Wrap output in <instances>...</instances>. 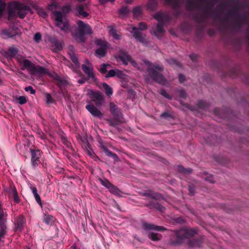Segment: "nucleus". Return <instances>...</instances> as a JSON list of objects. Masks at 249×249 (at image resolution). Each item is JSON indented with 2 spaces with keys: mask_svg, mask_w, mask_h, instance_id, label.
Masks as SVG:
<instances>
[{
  "mask_svg": "<svg viewBox=\"0 0 249 249\" xmlns=\"http://www.w3.org/2000/svg\"><path fill=\"white\" fill-rule=\"evenodd\" d=\"M142 13L141 8L140 6L135 7L133 10V13L134 16H139Z\"/></svg>",
  "mask_w": 249,
  "mask_h": 249,
  "instance_id": "nucleus-48",
  "label": "nucleus"
},
{
  "mask_svg": "<svg viewBox=\"0 0 249 249\" xmlns=\"http://www.w3.org/2000/svg\"><path fill=\"white\" fill-rule=\"evenodd\" d=\"M87 64H82V69L85 74L88 76V78H91L93 81H96L97 78L93 72V68L92 64L88 60H86Z\"/></svg>",
  "mask_w": 249,
  "mask_h": 249,
  "instance_id": "nucleus-12",
  "label": "nucleus"
},
{
  "mask_svg": "<svg viewBox=\"0 0 249 249\" xmlns=\"http://www.w3.org/2000/svg\"><path fill=\"white\" fill-rule=\"evenodd\" d=\"M26 68L30 70L32 74H43L46 73V70L45 68L39 65L36 66L31 61L28 59H25L23 60V67L21 68V69L22 70H24Z\"/></svg>",
  "mask_w": 249,
  "mask_h": 249,
  "instance_id": "nucleus-8",
  "label": "nucleus"
},
{
  "mask_svg": "<svg viewBox=\"0 0 249 249\" xmlns=\"http://www.w3.org/2000/svg\"><path fill=\"white\" fill-rule=\"evenodd\" d=\"M110 111L114 117H122L123 114L121 109L113 102L109 103Z\"/></svg>",
  "mask_w": 249,
  "mask_h": 249,
  "instance_id": "nucleus-18",
  "label": "nucleus"
},
{
  "mask_svg": "<svg viewBox=\"0 0 249 249\" xmlns=\"http://www.w3.org/2000/svg\"><path fill=\"white\" fill-rule=\"evenodd\" d=\"M17 59V60L18 61V62L20 64H22L23 65V61L24 60V59H23V57L22 55H18L16 57H15ZM25 59H24L25 60Z\"/></svg>",
  "mask_w": 249,
  "mask_h": 249,
  "instance_id": "nucleus-63",
  "label": "nucleus"
},
{
  "mask_svg": "<svg viewBox=\"0 0 249 249\" xmlns=\"http://www.w3.org/2000/svg\"><path fill=\"white\" fill-rule=\"evenodd\" d=\"M86 108L94 117L101 118L103 116V113L92 104L87 105Z\"/></svg>",
  "mask_w": 249,
  "mask_h": 249,
  "instance_id": "nucleus-17",
  "label": "nucleus"
},
{
  "mask_svg": "<svg viewBox=\"0 0 249 249\" xmlns=\"http://www.w3.org/2000/svg\"><path fill=\"white\" fill-rule=\"evenodd\" d=\"M6 7V3L0 0V15H2L3 12H4Z\"/></svg>",
  "mask_w": 249,
  "mask_h": 249,
  "instance_id": "nucleus-53",
  "label": "nucleus"
},
{
  "mask_svg": "<svg viewBox=\"0 0 249 249\" xmlns=\"http://www.w3.org/2000/svg\"><path fill=\"white\" fill-rule=\"evenodd\" d=\"M77 25L79 28L76 31V37L80 42H84L86 40L85 36L92 33L91 29L89 25L81 20L77 21Z\"/></svg>",
  "mask_w": 249,
  "mask_h": 249,
  "instance_id": "nucleus-7",
  "label": "nucleus"
},
{
  "mask_svg": "<svg viewBox=\"0 0 249 249\" xmlns=\"http://www.w3.org/2000/svg\"><path fill=\"white\" fill-rule=\"evenodd\" d=\"M54 220V217L51 215L45 214L43 216V221L47 225H52Z\"/></svg>",
  "mask_w": 249,
  "mask_h": 249,
  "instance_id": "nucleus-30",
  "label": "nucleus"
},
{
  "mask_svg": "<svg viewBox=\"0 0 249 249\" xmlns=\"http://www.w3.org/2000/svg\"><path fill=\"white\" fill-rule=\"evenodd\" d=\"M18 53V49L14 47H10L7 51L4 53V56L7 58H15Z\"/></svg>",
  "mask_w": 249,
  "mask_h": 249,
  "instance_id": "nucleus-19",
  "label": "nucleus"
},
{
  "mask_svg": "<svg viewBox=\"0 0 249 249\" xmlns=\"http://www.w3.org/2000/svg\"><path fill=\"white\" fill-rule=\"evenodd\" d=\"M27 99L24 96H20L18 98V103L20 105L24 104L26 103Z\"/></svg>",
  "mask_w": 249,
  "mask_h": 249,
  "instance_id": "nucleus-54",
  "label": "nucleus"
},
{
  "mask_svg": "<svg viewBox=\"0 0 249 249\" xmlns=\"http://www.w3.org/2000/svg\"><path fill=\"white\" fill-rule=\"evenodd\" d=\"M94 44L100 47H107V42L102 39H96L94 41Z\"/></svg>",
  "mask_w": 249,
  "mask_h": 249,
  "instance_id": "nucleus-38",
  "label": "nucleus"
},
{
  "mask_svg": "<svg viewBox=\"0 0 249 249\" xmlns=\"http://www.w3.org/2000/svg\"><path fill=\"white\" fill-rule=\"evenodd\" d=\"M166 61L171 65L176 66L178 67L180 66V64L179 62L176 60L175 59L171 58L166 59Z\"/></svg>",
  "mask_w": 249,
  "mask_h": 249,
  "instance_id": "nucleus-43",
  "label": "nucleus"
},
{
  "mask_svg": "<svg viewBox=\"0 0 249 249\" xmlns=\"http://www.w3.org/2000/svg\"><path fill=\"white\" fill-rule=\"evenodd\" d=\"M107 47H100L95 51L96 55H99L101 57H104L106 55L107 53Z\"/></svg>",
  "mask_w": 249,
  "mask_h": 249,
  "instance_id": "nucleus-37",
  "label": "nucleus"
},
{
  "mask_svg": "<svg viewBox=\"0 0 249 249\" xmlns=\"http://www.w3.org/2000/svg\"><path fill=\"white\" fill-rule=\"evenodd\" d=\"M188 191L190 194L193 195L195 193V188L194 185L190 184L188 186Z\"/></svg>",
  "mask_w": 249,
  "mask_h": 249,
  "instance_id": "nucleus-60",
  "label": "nucleus"
},
{
  "mask_svg": "<svg viewBox=\"0 0 249 249\" xmlns=\"http://www.w3.org/2000/svg\"><path fill=\"white\" fill-rule=\"evenodd\" d=\"M160 93L161 95H162L167 99H172V97L166 91V90L164 89H161Z\"/></svg>",
  "mask_w": 249,
  "mask_h": 249,
  "instance_id": "nucleus-50",
  "label": "nucleus"
},
{
  "mask_svg": "<svg viewBox=\"0 0 249 249\" xmlns=\"http://www.w3.org/2000/svg\"><path fill=\"white\" fill-rule=\"evenodd\" d=\"M111 35L114 39H117V40L120 39V38H121L120 35L117 34L116 33V31L115 30L112 29L111 30Z\"/></svg>",
  "mask_w": 249,
  "mask_h": 249,
  "instance_id": "nucleus-56",
  "label": "nucleus"
},
{
  "mask_svg": "<svg viewBox=\"0 0 249 249\" xmlns=\"http://www.w3.org/2000/svg\"><path fill=\"white\" fill-rule=\"evenodd\" d=\"M116 57L118 61L122 62L125 65H127L129 62L133 67L138 68L137 62L133 60L131 56L124 50H120Z\"/></svg>",
  "mask_w": 249,
  "mask_h": 249,
  "instance_id": "nucleus-10",
  "label": "nucleus"
},
{
  "mask_svg": "<svg viewBox=\"0 0 249 249\" xmlns=\"http://www.w3.org/2000/svg\"><path fill=\"white\" fill-rule=\"evenodd\" d=\"M26 91H30L32 94H34L36 93V90L33 89L31 86H29L25 88Z\"/></svg>",
  "mask_w": 249,
  "mask_h": 249,
  "instance_id": "nucleus-59",
  "label": "nucleus"
},
{
  "mask_svg": "<svg viewBox=\"0 0 249 249\" xmlns=\"http://www.w3.org/2000/svg\"><path fill=\"white\" fill-rule=\"evenodd\" d=\"M147 29V26L145 22H141L139 24V27H136L133 26L132 29L133 31H131L133 36L141 43L146 44L148 43V40L146 38V35L141 32L139 30H146Z\"/></svg>",
  "mask_w": 249,
  "mask_h": 249,
  "instance_id": "nucleus-6",
  "label": "nucleus"
},
{
  "mask_svg": "<svg viewBox=\"0 0 249 249\" xmlns=\"http://www.w3.org/2000/svg\"><path fill=\"white\" fill-rule=\"evenodd\" d=\"M99 181L102 184V185L106 187V188L109 189V188L112 184L108 179L104 178H99Z\"/></svg>",
  "mask_w": 249,
  "mask_h": 249,
  "instance_id": "nucleus-42",
  "label": "nucleus"
},
{
  "mask_svg": "<svg viewBox=\"0 0 249 249\" xmlns=\"http://www.w3.org/2000/svg\"><path fill=\"white\" fill-rule=\"evenodd\" d=\"M55 25L63 32H67L70 30V25L68 21H62L60 22H56Z\"/></svg>",
  "mask_w": 249,
  "mask_h": 249,
  "instance_id": "nucleus-26",
  "label": "nucleus"
},
{
  "mask_svg": "<svg viewBox=\"0 0 249 249\" xmlns=\"http://www.w3.org/2000/svg\"><path fill=\"white\" fill-rule=\"evenodd\" d=\"M197 105L199 108L204 110L207 109L209 107V104L206 101L202 100L198 101Z\"/></svg>",
  "mask_w": 249,
  "mask_h": 249,
  "instance_id": "nucleus-35",
  "label": "nucleus"
},
{
  "mask_svg": "<svg viewBox=\"0 0 249 249\" xmlns=\"http://www.w3.org/2000/svg\"><path fill=\"white\" fill-rule=\"evenodd\" d=\"M31 10L30 6L23 4L18 1L11 3L8 8V18H13L17 15L20 18H24L28 11Z\"/></svg>",
  "mask_w": 249,
  "mask_h": 249,
  "instance_id": "nucleus-2",
  "label": "nucleus"
},
{
  "mask_svg": "<svg viewBox=\"0 0 249 249\" xmlns=\"http://www.w3.org/2000/svg\"><path fill=\"white\" fill-rule=\"evenodd\" d=\"M49 40L52 44V46L54 47V49L56 51H60L62 48L61 42L57 39L56 37L54 36H50Z\"/></svg>",
  "mask_w": 249,
  "mask_h": 249,
  "instance_id": "nucleus-22",
  "label": "nucleus"
},
{
  "mask_svg": "<svg viewBox=\"0 0 249 249\" xmlns=\"http://www.w3.org/2000/svg\"><path fill=\"white\" fill-rule=\"evenodd\" d=\"M178 92L179 94V97L183 99H186L187 96V93L186 91L183 89H181L178 90Z\"/></svg>",
  "mask_w": 249,
  "mask_h": 249,
  "instance_id": "nucleus-45",
  "label": "nucleus"
},
{
  "mask_svg": "<svg viewBox=\"0 0 249 249\" xmlns=\"http://www.w3.org/2000/svg\"><path fill=\"white\" fill-rule=\"evenodd\" d=\"M41 34L40 32H37L34 36V40L36 43H38L41 41Z\"/></svg>",
  "mask_w": 249,
  "mask_h": 249,
  "instance_id": "nucleus-46",
  "label": "nucleus"
},
{
  "mask_svg": "<svg viewBox=\"0 0 249 249\" xmlns=\"http://www.w3.org/2000/svg\"><path fill=\"white\" fill-rule=\"evenodd\" d=\"M46 98V103L47 104H52L54 102V100L53 98L51 95L49 93H45Z\"/></svg>",
  "mask_w": 249,
  "mask_h": 249,
  "instance_id": "nucleus-47",
  "label": "nucleus"
},
{
  "mask_svg": "<svg viewBox=\"0 0 249 249\" xmlns=\"http://www.w3.org/2000/svg\"><path fill=\"white\" fill-rule=\"evenodd\" d=\"M113 119H109L107 120V123L110 126L117 128L118 125L122 123L121 118L122 117H114Z\"/></svg>",
  "mask_w": 249,
  "mask_h": 249,
  "instance_id": "nucleus-25",
  "label": "nucleus"
},
{
  "mask_svg": "<svg viewBox=\"0 0 249 249\" xmlns=\"http://www.w3.org/2000/svg\"><path fill=\"white\" fill-rule=\"evenodd\" d=\"M76 10L78 12L79 16H82L84 18H87L89 15V14L84 11V7L82 5H79L76 6Z\"/></svg>",
  "mask_w": 249,
  "mask_h": 249,
  "instance_id": "nucleus-33",
  "label": "nucleus"
},
{
  "mask_svg": "<svg viewBox=\"0 0 249 249\" xmlns=\"http://www.w3.org/2000/svg\"><path fill=\"white\" fill-rule=\"evenodd\" d=\"M238 8L236 7L228 11L224 18H222V21L227 22L230 17L234 16L235 18L233 19L232 28L234 29H240L245 24V16H242L238 12Z\"/></svg>",
  "mask_w": 249,
  "mask_h": 249,
  "instance_id": "nucleus-5",
  "label": "nucleus"
},
{
  "mask_svg": "<svg viewBox=\"0 0 249 249\" xmlns=\"http://www.w3.org/2000/svg\"><path fill=\"white\" fill-rule=\"evenodd\" d=\"M164 24L158 23L157 25L156 30H154L153 31V34L159 37L160 35L162 34L164 32L163 29Z\"/></svg>",
  "mask_w": 249,
  "mask_h": 249,
  "instance_id": "nucleus-29",
  "label": "nucleus"
},
{
  "mask_svg": "<svg viewBox=\"0 0 249 249\" xmlns=\"http://www.w3.org/2000/svg\"><path fill=\"white\" fill-rule=\"evenodd\" d=\"M129 13L128 7L124 6L119 10V13L121 15H127Z\"/></svg>",
  "mask_w": 249,
  "mask_h": 249,
  "instance_id": "nucleus-49",
  "label": "nucleus"
},
{
  "mask_svg": "<svg viewBox=\"0 0 249 249\" xmlns=\"http://www.w3.org/2000/svg\"><path fill=\"white\" fill-rule=\"evenodd\" d=\"M110 67V65L109 64L103 63L100 65V68L99 70V71L102 74H105L107 72V69Z\"/></svg>",
  "mask_w": 249,
  "mask_h": 249,
  "instance_id": "nucleus-40",
  "label": "nucleus"
},
{
  "mask_svg": "<svg viewBox=\"0 0 249 249\" xmlns=\"http://www.w3.org/2000/svg\"><path fill=\"white\" fill-rule=\"evenodd\" d=\"M103 149L106 155L112 157L115 161L118 160V157L116 154L110 151L107 147L103 146Z\"/></svg>",
  "mask_w": 249,
  "mask_h": 249,
  "instance_id": "nucleus-32",
  "label": "nucleus"
},
{
  "mask_svg": "<svg viewBox=\"0 0 249 249\" xmlns=\"http://www.w3.org/2000/svg\"><path fill=\"white\" fill-rule=\"evenodd\" d=\"M178 172L184 175L190 174L192 173V170L191 168H185L182 165L178 166Z\"/></svg>",
  "mask_w": 249,
  "mask_h": 249,
  "instance_id": "nucleus-34",
  "label": "nucleus"
},
{
  "mask_svg": "<svg viewBox=\"0 0 249 249\" xmlns=\"http://www.w3.org/2000/svg\"><path fill=\"white\" fill-rule=\"evenodd\" d=\"M142 227L145 230H152L160 231H162L166 230V229L163 226H156L154 224L149 223L146 222L142 223Z\"/></svg>",
  "mask_w": 249,
  "mask_h": 249,
  "instance_id": "nucleus-14",
  "label": "nucleus"
},
{
  "mask_svg": "<svg viewBox=\"0 0 249 249\" xmlns=\"http://www.w3.org/2000/svg\"><path fill=\"white\" fill-rule=\"evenodd\" d=\"M9 194L13 196L18 193L16 187L14 186L11 185L9 188Z\"/></svg>",
  "mask_w": 249,
  "mask_h": 249,
  "instance_id": "nucleus-57",
  "label": "nucleus"
},
{
  "mask_svg": "<svg viewBox=\"0 0 249 249\" xmlns=\"http://www.w3.org/2000/svg\"><path fill=\"white\" fill-rule=\"evenodd\" d=\"M50 76L55 81L56 85L60 89L67 84V81L57 73L50 74Z\"/></svg>",
  "mask_w": 249,
  "mask_h": 249,
  "instance_id": "nucleus-16",
  "label": "nucleus"
},
{
  "mask_svg": "<svg viewBox=\"0 0 249 249\" xmlns=\"http://www.w3.org/2000/svg\"><path fill=\"white\" fill-rule=\"evenodd\" d=\"M102 85L107 96L110 97L113 94L112 88L106 83H103Z\"/></svg>",
  "mask_w": 249,
  "mask_h": 249,
  "instance_id": "nucleus-31",
  "label": "nucleus"
},
{
  "mask_svg": "<svg viewBox=\"0 0 249 249\" xmlns=\"http://www.w3.org/2000/svg\"><path fill=\"white\" fill-rule=\"evenodd\" d=\"M157 6V2L155 0H151L147 4V8L150 10H154Z\"/></svg>",
  "mask_w": 249,
  "mask_h": 249,
  "instance_id": "nucleus-39",
  "label": "nucleus"
},
{
  "mask_svg": "<svg viewBox=\"0 0 249 249\" xmlns=\"http://www.w3.org/2000/svg\"><path fill=\"white\" fill-rule=\"evenodd\" d=\"M31 156V165L34 167H37L40 163V158L42 152L39 149H30Z\"/></svg>",
  "mask_w": 249,
  "mask_h": 249,
  "instance_id": "nucleus-11",
  "label": "nucleus"
},
{
  "mask_svg": "<svg viewBox=\"0 0 249 249\" xmlns=\"http://www.w3.org/2000/svg\"><path fill=\"white\" fill-rule=\"evenodd\" d=\"M202 237L199 236L193 239H189L188 242V244L189 247L191 248H193L195 247H200L202 245Z\"/></svg>",
  "mask_w": 249,
  "mask_h": 249,
  "instance_id": "nucleus-21",
  "label": "nucleus"
},
{
  "mask_svg": "<svg viewBox=\"0 0 249 249\" xmlns=\"http://www.w3.org/2000/svg\"><path fill=\"white\" fill-rule=\"evenodd\" d=\"M185 7L186 9L190 11L199 8L198 5L195 0H186Z\"/></svg>",
  "mask_w": 249,
  "mask_h": 249,
  "instance_id": "nucleus-27",
  "label": "nucleus"
},
{
  "mask_svg": "<svg viewBox=\"0 0 249 249\" xmlns=\"http://www.w3.org/2000/svg\"><path fill=\"white\" fill-rule=\"evenodd\" d=\"M26 222V219L22 215H18L16 218L15 223V231H21L24 228V225Z\"/></svg>",
  "mask_w": 249,
  "mask_h": 249,
  "instance_id": "nucleus-13",
  "label": "nucleus"
},
{
  "mask_svg": "<svg viewBox=\"0 0 249 249\" xmlns=\"http://www.w3.org/2000/svg\"><path fill=\"white\" fill-rule=\"evenodd\" d=\"M87 147H86L87 148V153L90 156H92L94 153V152L91 150L90 147V145H89V142H88L87 144Z\"/></svg>",
  "mask_w": 249,
  "mask_h": 249,
  "instance_id": "nucleus-61",
  "label": "nucleus"
},
{
  "mask_svg": "<svg viewBox=\"0 0 249 249\" xmlns=\"http://www.w3.org/2000/svg\"><path fill=\"white\" fill-rule=\"evenodd\" d=\"M215 3L212 0H208L207 4L204 7L202 10V16L199 17L198 15H195L194 18L195 21L198 23H201L204 21L205 18H213L215 20H222L219 14L214 16L213 8Z\"/></svg>",
  "mask_w": 249,
  "mask_h": 249,
  "instance_id": "nucleus-3",
  "label": "nucleus"
},
{
  "mask_svg": "<svg viewBox=\"0 0 249 249\" xmlns=\"http://www.w3.org/2000/svg\"><path fill=\"white\" fill-rule=\"evenodd\" d=\"M34 197L36 201V202L39 205L41 208H42V203L41 202V198L39 195L37 194L34 195Z\"/></svg>",
  "mask_w": 249,
  "mask_h": 249,
  "instance_id": "nucleus-55",
  "label": "nucleus"
},
{
  "mask_svg": "<svg viewBox=\"0 0 249 249\" xmlns=\"http://www.w3.org/2000/svg\"><path fill=\"white\" fill-rule=\"evenodd\" d=\"M143 62L147 67V77L145 78L146 82H149L151 79L155 82L164 84L166 80L162 73L164 70L163 65L157 63H152L146 60H144Z\"/></svg>",
  "mask_w": 249,
  "mask_h": 249,
  "instance_id": "nucleus-1",
  "label": "nucleus"
},
{
  "mask_svg": "<svg viewBox=\"0 0 249 249\" xmlns=\"http://www.w3.org/2000/svg\"><path fill=\"white\" fill-rule=\"evenodd\" d=\"M197 233L196 229H192L189 227H184L175 231L176 236L175 239L173 241V244L175 245L181 244L184 239L190 238L194 236Z\"/></svg>",
  "mask_w": 249,
  "mask_h": 249,
  "instance_id": "nucleus-4",
  "label": "nucleus"
},
{
  "mask_svg": "<svg viewBox=\"0 0 249 249\" xmlns=\"http://www.w3.org/2000/svg\"><path fill=\"white\" fill-rule=\"evenodd\" d=\"M143 196L155 200H160L163 199V196L161 194L151 190L145 191L143 193Z\"/></svg>",
  "mask_w": 249,
  "mask_h": 249,
  "instance_id": "nucleus-15",
  "label": "nucleus"
},
{
  "mask_svg": "<svg viewBox=\"0 0 249 249\" xmlns=\"http://www.w3.org/2000/svg\"><path fill=\"white\" fill-rule=\"evenodd\" d=\"M2 34L9 37H13L18 34L19 30L17 28L12 30H3Z\"/></svg>",
  "mask_w": 249,
  "mask_h": 249,
  "instance_id": "nucleus-24",
  "label": "nucleus"
},
{
  "mask_svg": "<svg viewBox=\"0 0 249 249\" xmlns=\"http://www.w3.org/2000/svg\"><path fill=\"white\" fill-rule=\"evenodd\" d=\"M70 51L69 52V54L70 57V58L72 62L76 66L79 65L78 59L77 57L76 54H75L73 51V47L72 46H70Z\"/></svg>",
  "mask_w": 249,
  "mask_h": 249,
  "instance_id": "nucleus-28",
  "label": "nucleus"
},
{
  "mask_svg": "<svg viewBox=\"0 0 249 249\" xmlns=\"http://www.w3.org/2000/svg\"><path fill=\"white\" fill-rule=\"evenodd\" d=\"M38 135L39 137L42 140H45L46 139V135L44 133H43L41 130L38 131Z\"/></svg>",
  "mask_w": 249,
  "mask_h": 249,
  "instance_id": "nucleus-64",
  "label": "nucleus"
},
{
  "mask_svg": "<svg viewBox=\"0 0 249 249\" xmlns=\"http://www.w3.org/2000/svg\"><path fill=\"white\" fill-rule=\"evenodd\" d=\"M170 4H171L174 10L180 8V3L179 0H173Z\"/></svg>",
  "mask_w": 249,
  "mask_h": 249,
  "instance_id": "nucleus-44",
  "label": "nucleus"
},
{
  "mask_svg": "<svg viewBox=\"0 0 249 249\" xmlns=\"http://www.w3.org/2000/svg\"><path fill=\"white\" fill-rule=\"evenodd\" d=\"M62 141L63 143L68 148L71 147V143L65 138H62Z\"/></svg>",
  "mask_w": 249,
  "mask_h": 249,
  "instance_id": "nucleus-58",
  "label": "nucleus"
},
{
  "mask_svg": "<svg viewBox=\"0 0 249 249\" xmlns=\"http://www.w3.org/2000/svg\"><path fill=\"white\" fill-rule=\"evenodd\" d=\"M144 206L149 209H155L160 212H163L165 208L159 202H154L153 201H149L145 204Z\"/></svg>",
  "mask_w": 249,
  "mask_h": 249,
  "instance_id": "nucleus-20",
  "label": "nucleus"
},
{
  "mask_svg": "<svg viewBox=\"0 0 249 249\" xmlns=\"http://www.w3.org/2000/svg\"><path fill=\"white\" fill-rule=\"evenodd\" d=\"M108 189L111 193L116 195H119L120 191L118 187L114 185L113 184L111 185Z\"/></svg>",
  "mask_w": 249,
  "mask_h": 249,
  "instance_id": "nucleus-41",
  "label": "nucleus"
},
{
  "mask_svg": "<svg viewBox=\"0 0 249 249\" xmlns=\"http://www.w3.org/2000/svg\"><path fill=\"white\" fill-rule=\"evenodd\" d=\"M149 237L153 241H159L160 240V238L158 237V234L155 232H152Z\"/></svg>",
  "mask_w": 249,
  "mask_h": 249,
  "instance_id": "nucleus-52",
  "label": "nucleus"
},
{
  "mask_svg": "<svg viewBox=\"0 0 249 249\" xmlns=\"http://www.w3.org/2000/svg\"><path fill=\"white\" fill-rule=\"evenodd\" d=\"M53 15L54 17L56 22H60L63 21L62 14L60 11H54L53 12Z\"/></svg>",
  "mask_w": 249,
  "mask_h": 249,
  "instance_id": "nucleus-36",
  "label": "nucleus"
},
{
  "mask_svg": "<svg viewBox=\"0 0 249 249\" xmlns=\"http://www.w3.org/2000/svg\"><path fill=\"white\" fill-rule=\"evenodd\" d=\"M115 70H116L111 69L108 71L105 77L106 78H109L115 76L116 75Z\"/></svg>",
  "mask_w": 249,
  "mask_h": 249,
  "instance_id": "nucleus-51",
  "label": "nucleus"
},
{
  "mask_svg": "<svg viewBox=\"0 0 249 249\" xmlns=\"http://www.w3.org/2000/svg\"><path fill=\"white\" fill-rule=\"evenodd\" d=\"M88 94L90 97L91 101L94 102L97 107H100L103 105L105 100V97L101 91L89 89L88 90Z\"/></svg>",
  "mask_w": 249,
  "mask_h": 249,
  "instance_id": "nucleus-9",
  "label": "nucleus"
},
{
  "mask_svg": "<svg viewBox=\"0 0 249 249\" xmlns=\"http://www.w3.org/2000/svg\"><path fill=\"white\" fill-rule=\"evenodd\" d=\"M154 18L158 21V23L164 24L166 22L169 21V20L168 16L161 13H157L155 14Z\"/></svg>",
  "mask_w": 249,
  "mask_h": 249,
  "instance_id": "nucleus-23",
  "label": "nucleus"
},
{
  "mask_svg": "<svg viewBox=\"0 0 249 249\" xmlns=\"http://www.w3.org/2000/svg\"><path fill=\"white\" fill-rule=\"evenodd\" d=\"M203 27L201 26H199L196 30V36H200L203 34Z\"/></svg>",
  "mask_w": 249,
  "mask_h": 249,
  "instance_id": "nucleus-62",
  "label": "nucleus"
}]
</instances>
